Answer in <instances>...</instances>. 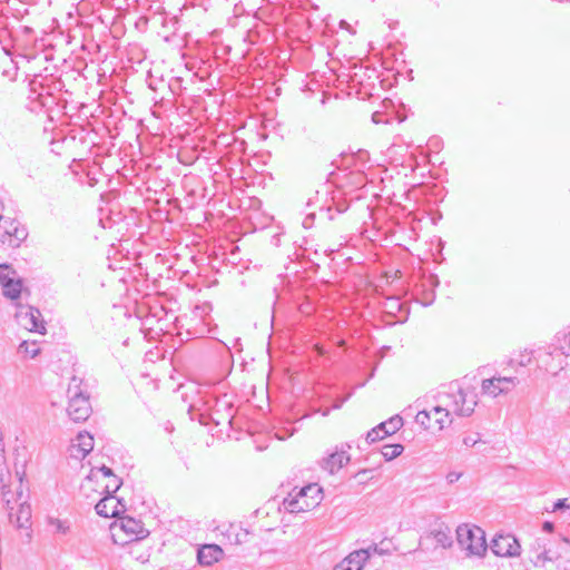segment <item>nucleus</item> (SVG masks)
I'll use <instances>...</instances> for the list:
<instances>
[{
	"label": "nucleus",
	"mask_w": 570,
	"mask_h": 570,
	"mask_svg": "<svg viewBox=\"0 0 570 570\" xmlns=\"http://www.w3.org/2000/svg\"><path fill=\"white\" fill-rule=\"evenodd\" d=\"M478 404L476 394L473 390L462 389L459 384H450L446 391L438 395V404L433 407L435 415L444 412L445 417L451 414L458 416H470Z\"/></svg>",
	"instance_id": "1"
},
{
	"label": "nucleus",
	"mask_w": 570,
	"mask_h": 570,
	"mask_svg": "<svg viewBox=\"0 0 570 570\" xmlns=\"http://www.w3.org/2000/svg\"><path fill=\"white\" fill-rule=\"evenodd\" d=\"M322 499V488L316 483H311L301 489H293L284 498L282 507L289 513L307 512L316 508Z\"/></svg>",
	"instance_id": "2"
},
{
	"label": "nucleus",
	"mask_w": 570,
	"mask_h": 570,
	"mask_svg": "<svg viewBox=\"0 0 570 570\" xmlns=\"http://www.w3.org/2000/svg\"><path fill=\"white\" fill-rule=\"evenodd\" d=\"M67 394L69 397L67 413L73 422L86 421L91 412V404L89 401V393L83 386V381L80 377L72 376L68 384Z\"/></svg>",
	"instance_id": "3"
},
{
	"label": "nucleus",
	"mask_w": 570,
	"mask_h": 570,
	"mask_svg": "<svg viewBox=\"0 0 570 570\" xmlns=\"http://www.w3.org/2000/svg\"><path fill=\"white\" fill-rule=\"evenodd\" d=\"M567 357H570V346L549 345L535 350L534 361L539 368L556 376L567 366Z\"/></svg>",
	"instance_id": "4"
},
{
	"label": "nucleus",
	"mask_w": 570,
	"mask_h": 570,
	"mask_svg": "<svg viewBox=\"0 0 570 570\" xmlns=\"http://www.w3.org/2000/svg\"><path fill=\"white\" fill-rule=\"evenodd\" d=\"M458 543L468 556L482 557L487 551L484 531L479 527L460 525L456 529Z\"/></svg>",
	"instance_id": "5"
},
{
	"label": "nucleus",
	"mask_w": 570,
	"mask_h": 570,
	"mask_svg": "<svg viewBox=\"0 0 570 570\" xmlns=\"http://www.w3.org/2000/svg\"><path fill=\"white\" fill-rule=\"evenodd\" d=\"M8 512L9 522L18 529L29 530L31 527V507L27 502L22 490H18V498L11 500L6 495L2 501Z\"/></svg>",
	"instance_id": "6"
},
{
	"label": "nucleus",
	"mask_w": 570,
	"mask_h": 570,
	"mask_svg": "<svg viewBox=\"0 0 570 570\" xmlns=\"http://www.w3.org/2000/svg\"><path fill=\"white\" fill-rule=\"evenodd\" d=\"M26 237V228L20 226L17 220L3 216L0 218V239L3 244L18 247Z\"/></svg>",
	"instance_id": "7"
},
{
	"label": "nucleus",
	"mask_w": 570,
	"mask_h": 570,
	"mask_svg": "<svg viewBox=\"0 0 570 570\" xmlns=\"http://www.w3.org/2000/svg\"><path fill=\"white\" fill-rule=\"evenodd\" d=\"M519 383L515 376H493L482 381L481 391L491 397L507 394Z\"/></svg>",
	"instance_id": "8"
},
{
	"label": "nucleus",
	"mask_w": 570,
	"mask_h": 570,
	"mask_svg": "<svg viewBox=\"0 0 570 570\" xmlns=\"http://www.w3.org/2000/svg\"><path fill=\"white\" fill-rule=\"evenodd\" d=\"M439 284L440 281L436 275H424L420 283L415 284L413 295L423 306H429L435 299V288L439 286Z\"/></svg>",
	"instance_id": "9"
},
{
	"label": "nucleus",
	"mask_w": 570,
	"mask_h": 570,
	"mask_svg": "<svg viewBox=\"0 0 570 570\" xmlns=\"http://www.w3.org/2000/svg\"><path fill=\"white\" fill-rule=\"evenodd\" d=\"M17 322L30 332L45 333L41 313L32 306H20L16 313Z\"/></svg>",
	"instance_id": "10"
},
{
	"label": "nucleus",
	"mask_w": 570,
	"mask_h": 570,
	"mask_svg": "<svg viewBox=\"0 0 570 570\" xmlns=\"http://www.w3.org/2000/svg\"><path fill=\"white\" fill-rule=\"evenodd\" d=\"M491 551L498 557H517L520 554L521 546L512 534H498L490 544Z\"/></svg>",
	"instance_id": "11"
},
{
	"label": "nucleus",
	"mask_w": 570,
	"mask_h": 570,
	"mask_svg": "<svg viewBox=\"0 0 570 570\" xmlns=\"http://www.w3.org/2000/svg\"><path fill=\"white\" fill-rule=\"evenodd\" d=\"M234 405L226 395L215 400V404L212 407L210 417L216 425L232 424L234 419Z\"/></svg>",
	"instance_id": "12"
},
{
	"label": "nucleus",
	"mask_w": 570,
	"mask_h": 570,
	"mask_svg": "<svg viewBox=\"0 0 570 570\" xmlns=\"http://www.w3.org/2000/svg\"><path fill=\"white\" fill-rule=\"evenodd\" d=\"M118 527L120 531L129 537L128 543L140 541L149 534V531L144 527V523L131 517L120 518Z\"/></svg>",
	"instance_id": "13"
},
{
	"label": "nucleus",
	"mask_w": 570,
	"mask_h": 570,
	"mask_svg": "<svg viewBox=\"0 0 570 570\" xmlns=\"http://www.w3.org/2000/svg\"><path fill=\"white\" fill-rule=\"evenodd\" d=\"M402 424V417L400 415H395L390 420L380 423L366 433L367 443H373L387 435L394 434L401 429Z\"/></svg>",
	"instance_id": "14"
},
{
	"label": "nucleus",
	"mask_w": 570,
	"mask_h": 570,
	"mask_svg": "<svg viewBox=\"0 0 570 570\" xmlns=\"http://www.w3.org/2000/svg\"><path fill=\"white\" fill-rule=\"evenodd\" d=\"M350 449L351 444H342L335 452L331 453L323 460V469L332 474L342 469L351 460L350 454L347 453Z\"/></svg>",
	"instance_id": "15"
},
{
	"label": "nucleus",
	"mask_w": 570,
	"mask_h": 570,
	"mask_svg": "<svg viewBox=\"0 0 570 570\" xmlns=\"http://www.w3.org/2000/svg\"><path fill=\"white\" fill-rule=\"evenodd\" d=\"M95 509L100 517L115 518L125 510V505L115 495H105L97 502Z\"/></svg>",
	"instance_id": "16"
},
{
	"label": "nucleus",
	"mask_w": 570,
	"mask_h": 570,
	"mask_svg": "<svg viewBox=\"0 0 570 570\" xmlns=\"http://www.w3.org/2000/svg\"><path fill=\"white\" fill-rule=\"evenodd\" d=\"M530 552L534 566H544L547 561H552L554 558L553 551L549 548L547 538H537L531 543Z\"/></svg>",
	"instance_id": "17"
},
{
	"label": "nucleus",
	"mask_w": 570,
	"mask_h": 570,
	"mask_svg": "<svg viewBox=\"0 0 570 570\" xmlns=\"http://www.w3.org/2000/svg\"><path fill=\"white\" fill-rule=\"evenodd\" d=\"M370 559V550H355L337 563L333 570H362Z\"/></svg>",
	"instance_id": "18"
},
{
	"label": "nucleus",
	"mask_w": 570,
	"mask_h": 570,
	"mask_svg": "<svg viewBox=\"0 0 570 570\" xmlns=\"http://www.w3.org/2000/svg\"><path fill=\"white\" fill-rule=\"evenodd\" d=\"M77 443L70 446V455L75 459H85L94 449V438L88 432H80L77 435Z\"/></svg>",
	"instance_id": "19"
},
{
	"label": "nucleus",
	"mask_w": 570,
	"mask_h": 570,
	"mask_svg": "<svg viewBox=\"0 0 570 570\" xmlns=\"http://www.w3.org/2000/svg\"><path fill=\"white\" fill-rule=\"evenodd\" d=\"M223 556V550L216 544H205L197 552V560L202 566H212Z\"/></svg>",
	"instance_id": "20"
},
{
	"label": "nucleus",
	"mask_w": 570,
	"mask_h": 570,
	"mask_svg": "<svg viewBox=\"0 0 570 570\" xmlns=\"http://www.w3.org/2000/svg\"><path fill=\"white\" fill-rule=\"evenodd\" d=\"M24 478V471H17L14 482H11V476L8 478L4 482H0L1 484V494L2 501L6 500V495L8 494L9 499L16 500L18 498V490H22V482Z\"/></svg>",
	"instance_id": "21"
},
{
	"label": "nucleus",
	"mask_w": 570,
	"mask_h": 570,
	"mask_svg": "<svg viewBox=\"0 0 570 570\" xmlns=\"http://www.w3.org/2000/svg\"><path fill=\"white\" fill-rule=\"evenodd\" d=\"M114 475V472L110 468L102 465L101 468L97 470H91L90 474L86 478V480L81 484V490L85 493L86 497H89V491H96L94 489V485L96 482L99 481V478L102 476L105 479H108Z\"/></svg>",
	"instance_id": "22"
},
{
	"label": "nucleus",
	"mask_w": 570,
	"mask_h": 570,
	"mask_svg": "<svg viewBox=\"0 0 570 570\" xmlns=\"http://www.w3.org/2000/svg\"><path fill=\"white\" fill-rule=\"evenodd\" d=\"M431 535L436 544L442 548H449L452 544V537L449 528L433 530Z\"/></svg>",
	"instance_id": "23"
},
{
	"label": "nucleus",
	"mask_w": 570,
	"mask_h": 570,
	"mask_svg": "<svg viewBox=\"0 0 570 570\" xmlns=\"http://www.w3.org/2000/svg\"><path fill=\"white\" fill-rule=\"evenodd\" d=\"M22 283L14 278L10 283H3V295L10 299H17L21 294Z\"/></svg>",
	"instance_id": "24"
},
{
	"label": "nucleus",
	"mask_w": 570,
	"mask_h": 570,
	"mask_svg": "<svg viewBox=\"0 0 570 570\" xmlns=\"http://www.w3.org/2000/svg\"><path fill=\"white\" fill-rule=\"evenodd\" d=\"M121 484V480L116 474H114L112 476L107 479V482L102 487V490L97 492L99 494L114 495L119 490Z\"/></svg>",
	"instance_id": "25"
},
{
	"label": "nucleus",
	"mask_w": 570,
	"mask_h": 570,
	"mask_svg": "<svg viewBox=\"0 0 570 570\" xmlns=\"http://www.w3.org/2000/svg\"><path fill=\"white\" fill-rule=\"evenodd\" d=\"M18 352L28 358H35L39 355L40 348L36 342L29 343L28 341H23L20 343Z\"/></svg>",
	"instance_id": "26"
},
{
	"label": "nucleus",
	"mask_w": 570,
	"mask_h": 570,
	"mask_svg": "<svg viewBox=\"0 0 570 570\" xmlns=\"http://www.w3.org/2000/svg\"><path fill=\"white\" fill-rule=\"evenodd\" d=\"M48 524L51 528L53 533L57 534H67L70 530L69 522L66 520H60L58 518H48Z\"/></svg>",
	"instance_id": "27"
},
{
	"label": "nucleus",
	"mask_w": 570,
	"mask_h": 570,
	"mask_svg": "<svg viewBox=\"0 0 570 570\" xmlns=\"http://www.w3.org/2000/svg\"><path fill=\"white\" fill-rule=\"evenodd\" d=\"M347 209H348V204L345 200L337 202V203L333 202V206L330 205L326 208L321 207L320 213L326 214L328 219H333L334 218V216L332 214L333 210H335V213L342 214V213H345Z\"/></svg>",
	"instance_id": "28"
},
{
	"label": "nucleus",
	"mask_w": 570,
	"mask_h": 570,
	"mask_svg": "<svg viewBox=\"0 0 570 570\" xmlns=\"http://www.w3.org/2000/svg\"><path fill=\"white\" fill-rule=\"evenodd\" d=\"M404 448L402 444H386L382 448V455L386 461H391L402 454Z\"/></svg>",
	"instance_id": "29"
},
{
	"label": "nucleus",
	"mask_w": 570,
	"mask_h": 570,
	"mask_svg": "<svg viewBox=\"0 0 570 570\" xmlns=\"http://www.w3.org/2000/svg\"><path fill=\"white\" fill-rule=\"evenodd\" d=\"M140 541L129 543V554L137 561L145 563L149 560L150 553L148 550L140 552Z\"/></svg>",
	"instance_id": "30"
},
{
	"label": "nucleus",
	"mask_w": 570,
	"mask_h": 570,
	"mask_svg": "<svg viewBox=\"0 0 570 570\" xmlns=\"http://www.w3.org/2000/svg\"><path fill=\"white\" fill-rule=\"evenodd\" d=\"M16 278V271H13L9 265L2 264L0 265V284L3 286V283H10Z\"/></svg>",
	"instance_id": "31"
},
{
	"label": "nucleus",
	"mask_w": 570,
	"mask_h": 570,
	"mask_svg": "<svg viewBox=\"0 0 570 570\" xmlns=\"http://www.w3.org/2000/svg\"><path fill=\"white\" fill-rule=\"evenodd\" d=\"M534 356L535 350H525L524 352L520 353L519 357L513 360L512 362H515L520 366H527L532 362V360H534Z\"/></svg>",
	"instance_id": "32"
},
{
	"label": "nucleus",
	"mask_w": 570,
	"mask_h": 570,
	"mask_svg": "<svg viewBox=\"0 0 570 570\" xmlns=\"http://www.w3.org/2000/svg\"><path fill=\"white\" fill-rule=\"evenodd\" d=\"M432 414H434L433 409L431 411L423 410L416 414L415 420L417 423L429 428L426 424L430 422Z\"/></svg>",
	"instance_id": "33"
},
{
	"label": "nucleus",
	"mask_w": 570,
	"mask_h": 570,
	"mask_svg": "<svg viewBox=\"0 0 570 570\" xmlns=\"http://www.w3.org/2000/svg\"><path fill=\"white\" fill-rule=\"evenodd\" d=\"M432 416L434 417L439 430H443L448 424L451 423V420H449V417L444 416V412H442L441 414H438V415L432 414Z\"/></svg>",
	"instance_id": "34"
},
{
	"label": "nucleus",
	"mask_w": 570,
	"mask_h": 570,
	"mask_svg": "<svg viewBox=\"0 0 570 570\" xmlns=\"http://www.w3.org/2000/svg\"><path fill=\"white\" fill-rule=\"evenodd\" d=\"M557 342H558V345L562 344L564 345L566 347H570V331L567 332V333H563L561 336L558 335L556 337Z\"/></svg>",
	"instance_id": "35"
},
{
	"label": "nucleus",
	"mask_w": 570,
	"mask_h": 570,
	"mask_svg": "<svg viewBox=\"0 0 570 570\" xmlns=\"http://www.w3.org/2000/svg\"><path fill=\"white\" fill-rule=\"evenodd\" d=\"M480 441V438L478 435H466L463 438V443L466 446H473Z\"/></svg>",
	"instance_id": "36"
},
{
	"label": "nucleus",
	"mask_w": 570,
	"mask_h": 570,
	"mask_svg": "<svg viewBox=\"0 0 570 570\" xmlns=\"http://www.w3.org/2000/svg\"><path fill=\"white\" fill-rule=\"evenodd\" d=\"M365 550H370V557L373 553H377V554H381V556L387 553V550H384V549L380 548L377 544H371Z\"/></svg>",
	"instance_id": "37"
},
{
	"label": "nucleus",
	"mask_w": 570,
	"mask_h": 570,
	"mask_svg": "<svg viewBox=\"0 0 570 570\" xmlns=\"http://www.w3.org/2000/svg\"><path fill=\"white\" fill-rule=\"evenodd\" d=\"M567 499H559L554 505L553 511L561 510V509H570V504H568Z\"/></svg>",
	"instance_id": "38"
},
{
	"label": "nucleus",
	"mask_w": 570,
	"mask_h": 570,
	"mask_svg": "<svg viewBox=\"0 0 570 570\" xmlns=\"http://www.w3.org/2000/svg\"><path fill=\"white\" fill-rule=\"evenodd\" d=\"M371 472H372V470L363 469L355 474V478L360 479V483H365L367 480V479H365V475Z\"/></svg>",
	"instance_id": "39"
},
{
	"label": "nucleus",
	"mask_w": 570,
	"mask_h": 570,
	"mask_svg": "<svg viewBox=\"0 0 570 570\" xmlns=\"http://www.w3.org/2000/svg\"><path fill=\"white\" fill-rule=\"evenodd\" d=\"M314 217H315V214H314V213L308 214V215L304 218V220H303V226H304L305 228L311 227V226H312V224H313V219H314Z\"/></svg>",
	"instance_id": "40"
},
{
	"label": "nucleus",
	"mask_w": 570,
	"mask_h": 570,
	"mask_svg": "<svg viewBox=\"0 0 570 570\" xmlns=\"http://www.w3.org/2000/svg\"><path fill=\"white\" fill-rule=\"evenodd\" d=\"M542 529H543L546 532L550 533V532H552V531H553L554 525H553V523H552V522H550V521H546V522L543 523V525H542Z\"/></svg>",
	"instance_id": "41"
},
{
	"label": "nucleus",
	"mask_w": 570,
	"mask_h": 570,
	"mask_svg": "<svg viewBox=\"0 0 570 570\" xmlns=\"http://www.w3.org/2000/svg\"><path fill=\"white\" fill-rule=\"evenodd\" d=\"M372 120L375 122V124H380V122H383V115L380 114V112H374L372 115Z\"/></svg>",
	"instance_id": "42"
},
{
	"label": "nucleus",
	"mask_w": 570,
	"mask_h": 570,
	"mask_svg": "<svg viewBox=\"0 0 570 570\" xmlns=\"http://www.w3.org/2000/svg\"><path fill=\"white\" fill-rule=\"evenodd\" d=\"M347 399H348V396L337 399L333 404V409H340Z\"/></svg>",
	"instance_id": "43"
},
{
	"label": "nucleus",
	"mask_w": 570,
	"mask_h": 570,
	"mask_svg": "<svg viewBox=\"0 0 570 570\" xmlns=\"http://www.w3.org/2000/svg\"><path fill=\"white\" fill-rule=\"evenodd\" d=\"M460 475L461 474H459V473H450V474H448V481L450 483H453L460 479Z\"/></svg>",
	"instance_id": "44"
},
{
	"label": "nucleus",
	"mask_w": 570,
	"mask_h": 570,
	"mask_svg": "<svg viewBox=\"0 0 570 570\" xmlns=\"http://www.w3.org/2000/svg\"><path fill=\"white\" fill-rule=\"evenodd\" d=\"M272 244L275 245V246H279L281 245V234H276L272 237Z\"/></svg>",
	"instance_id": "45"
},
{
	"label": "nucleus",
	"mask_w": 570,
	"mask_h": 570,
	"mask_svg": "<svg viewBox=\"0 0 570 570\" xmlns=\"http://www.w3.org/2000/svg\"><path fill=\"white\" fill-rule=\"evenodd\" d=\"M390 306H391V308H394V307L400 308V307H401V304L399 303V301H397V299H391V302H390Z\"/></svg>",
	"instance_id": "46"
},
{
	"label": "nucleus",
	"mask_w": 570,
	"mask_h": 570,
	"mask_svg": "<svg viewBox=\"0 0 570 570\" xmlns=\"http://www.w3.org/2000/svg\"><path fill=\"white\" fill-rule=\"evenodd\" d=\"M2 217V215H0V218Z\"/></svg>",
	"instance_id": "47"
}]
</instances>
